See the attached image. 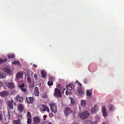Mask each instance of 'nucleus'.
<instances>
[{
  "instance_id": "35",
  "label": "nucleus",
  "mask_w": 124,
  "mask_h": 124,
  "mask_svg": "<svg viewBox=\"0 0 124 124\" xmlns=\"http://www.w3.org/2000/svg\"><path fill=\"white\" fill-rule=\"evenodd\" d=\"M69 85L70 88L69 89V90H71L72 89L73 87V85L72 84H69Z\"/></svg>"
},
{
  "instance_id": "51",
  "label": "nucleus",
  "mask_w": 124,
  "mask_h": 124,
  "mask_svg": "<svg viewBox=\"0 0 124 124\" xmlns=\"http://www.w3.org/2000/svg\"><path fill=\"white\" fill-rule=\"evenodd\" d=\"M66 90L65 89H64L63 90H62V93H64L63 91H64V90Z\"/></svg>"
},
{
  "instance_id": "21",
  "label": "nucleus",
  "mask_w": 124,
  "mask_h": 124,
  "mask_svg": "<svg viewBox=\"0 0 124 124\" xmlns=\"http://www.w3.org/2000/svg\"><path fill=\"white\" fill-rule=\"evenodd\" d=\"M41 73L42 77L43 78H46V72L45 71H41Z\"/></svg>"
},
{
  "instance_id": "53",
  "label": "nucleus",
  "mask_w": 124,
  "mask_h": 124,
  "mask_svg": "<svg viewBox=\"0 0 124 124\" xmlns=\"http://www.w3.org/2000/svg\"><path fill=\"white\" fill-rule=\"evenodd\" d=\"M34 84L33 85H32V86H31V87H34Z\"/></svg>"
},
{
  "instance_id": "48",
  "label": "nucleus",
  "mask_w": 124,
  "mask_h": 124,
  "mask_svg": "<svg viewBox=\"0 0 124 124\" xmlns=\"http://www.w3.org/2000/svg\"><path fill=\"white\" fill-rule=\"evenodd\" d=\"M2 83L0 81V87L2 86Z\"/></svg>"
},
{
  "instance_id": "50",
  "label": "nucleus",
  "mask_w": 124,
  "mask_h": 124,
  "mask_svg": "<svg viewBox=\"0 0 124 124\" xmlns=\"http://www.w3.org/2000/svg\"><path fill=\"white\" fill-rule=\"evenodd\" d=\"M33 66L35 67H37V65H36L33 64Z\"/></svg>"
},
{
  "instance_id": "46",
  "label": "nucleus",
  "mask_w": 124,
  "mask_h": 124,
  "mask_svg": "<svg viewBox=\"0 0 124 124\" xmlns=\"http://www.w3.org/2000/svg\"><path fill=\"white\" fill-rule=\"evenodd\" d=\"M49 116L50 117H53V115L52 114V113H50L49 115Z\"/></svg>"
},
{
  "instance_id": "12",
  "label": "nucleus",
  "mask_w": 124,
  "mask_h": 124,
  "mask_svg": "<svg viewBox=\"0 0 124 124\" xmlns=\"http://www.w3.org/2000/svg\"><path fill=\"white\" fill-rule=\"evenodd\" d=\"M9 94L8 92L6 91L0 92V95L3 97H5Z\"/></svg>"
},
{
  "instance_id": "6",
  "label": "nucleus",
  "mask_w": 124,
  "mask_h": 124,
  "mask_svg": "<svg viewBox=\"0 0 124 124\" xmlns=\"http://www.w3.org/2000/svg\"><path fill=\"white\" fill-rule=\"evenodd\" d=\"M23 76V72L21 71L18 72L16 75V78L18 80L22 78Z\"/></svg>"
},
{
  "instance_id": "55",
  "label": "nucleus",
  "mask_w": 124,
  "mask_h": 124,
  "mask_svg": "<svg viewBox=\"0 0 124 124\" xmlns=\"http://www.w3.org/2000/svg\"><path fill=\"white\" fill-rule=\"evenodd\" d=\"M5 124H9L7 122H6L5 123Z\"/></svg>"
},
{
  "instance_id": "23",
  "label": "nucleus",
  "mask_w": 124,
  "mask_h": 124,
  "mask_svg": "<svg viewBox=\"0 0 124 124\" xmlns=\"http://www.w3.org/2000/svg\"><path fill=\"white\" fill-rule=\"evenodd\" d=\"M86 101L83 100H82L81 101V105L82 106L84 107L86 105Z\"/></svg>"
},
{
  "instance_id": "43",
  "label": "nucleus",
  "mask_w": 124,
  "mask_h": 124,
  "mask_svg": "<svg viewBox=\"0 0 124 124\" xmlns=\"http://www.w3.org/2000/svg\"><path fill=\"white\" fill-rule=\"evenodd\" d=\"M34 78H35L36 79H37L38 78V76L37 74L36 73H35L34 75Z\"/></svg>"
},
{
  "instance_id": "40",
  "label": "nucleus",
  "mask_w": 124,
  "mask_h": 124,
  "mask_svg": "<svg viewBox=\"0 0 124 124\" xmlns=\"http://www.w3.org/2000/svg\"><path fill=\"white\" fill-rule=\"evenodd\" d=\"M18 119H19V120H20L22 117V115L21 114L19 115H17Z\"/></svg>"
},
{
  "instance_id": "37",
  "label": "nucleus",
  "mask_w": 124,
  "mask_h": 124,
  "mask_svg": "<svg viewBox=\"0 0 124 124\" xmlns=\"http://www.w3.org/2000/svg\"><path fill=\"white\" fill-rule=\"evenodd\" d=\"M27 81L29 83H31V79L29 77H27Z\"/></svg>"
},
{
  "instance_id": "18",
  "label": "nucleus",
  "mask_w": 124,
  "mask_h": 124,
  "mask_svg": "<svg viewBox=\"0 0 124 124\" xmlns=\"http://www.w3.org/2000/svg\"><path fill=\"white\" fill-rule=\"evenodd\" d=\"M77 91L78 93L82 95L84 93V91L81 88H80L77 89Z\"/></svg>"
},
{
  "instance_id": "15",
  "label": "nucleus",
  "mask_w": 124,
  "mask_h": 124,
  "mask_svg": "<svg viewBox=\"0 0 124 124\" xmlns=\"http://www.w3.org/2000/svg\"><path fill=\"white\" fill-rule=\"evenodd\" d=\"M18 110L20 112H23L24 110V108L21 104H20L18 107Z\"/></svg>"
},
{
  "instance_id": "36",
  "label": "nucleus",
  "mask_w": 124,
  "mask_h": 124,
  "mask_svg": "<svg viewBox=\"0 0 124 124\" xmlns=\"http://www.w3.org/2000/svg\"><path fill=\"white\" fill-rule=\"evenodd\" d=\"M16 91L14 90H13L11 91V93L13 95L15 94L16 93Z\"/></svg>"
},
{
  "instance_id": "57",
  "label": "nucleus",
  "mask_w": 124,
  "mask_h": 124,
  "mask_svg": "<svg viewBox=\"0 0 124 124\" xmlns=\"http://www.w3.org/2000/svg\"><path fill=\"white\" fill-rule=\"evenodd\" d=\"M41 84H39V85H39V87H40V86H41Z\"/></svg>"
},
{
  "instance_id": "9",
  "label": "nucleus",
  "mask_w": 124,
  "mask_h": 124,
  "mask_svg": "<svg viewBox=\"0 0 124 124\" xmlns=\"http://www.w3.org/2000/svg\"><path fill=\"white\" fill-rule=\"evenodd\" d=\"M13 101L12 100L8 101L7 103L8 105L9 108L10 109H13Z\"/></svg>"
},
{
  "instance_id": "17",
  "label": "nucleus",
  "mask_w": 124,
  "mask_h": 124,
  "mask_svg": "<svg viewBox=\"0 0 124 124\" xmlns=\"http://www.w3.org/2000/svg\"><path fill=\"white\" fill-rule=\"evenodd\" d=\"M98 110V107L96 105H95L92 108L91 111L92 112V113L95 112Z\"/></svg>"
},
{
  "instance_id": "16",
  "label": "nucleus",
  "mask_w": 124,
  "mask_h": 124,
  "mask_svg": "<svg viewBox=\"0 0 124 124\" xmlns=\"http://www.w3.org/2000/svg\"><path fill=\"white\" fill-rule=\"evenodd\" d=\"M106 109L105 107V106H103L102 108V111L103 115L105 117H106L107 116V113L106 112Z\"/></svg>"
},
{
  "instance_id": "41",
  "label": "nucleus",
  "mask_w": 124,
  "mask_h": 124,
  "mask_svg": "<svg viewBox=\"0 0 124 124\" xmlns=\"http://www.w3.org/2000/svg\"><path fill=\"white\" fill-rule=\"evenodd\" d=\"M83 82L85 84H86L87 83V81L86 78L85 79L83 80Z\"/></svg>"
},
{
  "instance_id": "2",
  "label": "nucleus",
  "mask_w": 124,
  "mask_h": 124,
  "mask_svg": "<svg viewBox=\"0 0 124 124\" xmlns=\"http://www.w3.org/2000/svg\"><path fill=\"white\" fill-rule=\"evenodd\" d=\"M64 112L66 116H68L70 114L72 115L74 114V113L70 108L69 107H66L65 108Z\"/></svg>"
},
{
  "instance_id": "28",
  "label": "nucleus",
  "mask_w": 124,
  "mask_h": 124,
  "mask_svg": "<svg viewBox=\"0 0 124 124\" xmlns=\"http://www.w3.org/2000/svg\"><path fill=\"white\" fill-rule=\"evenodd\" d=\"M115 109V108L114 107L113 105L112 104H111L109 106V110L111 111H113Z\"/></svg>"
},
{
  "instance_id": "31",
  "label": "nucleus",
  "mask_w": 124,
  "mask_h": 124,
  "mask_svg": "<svg viewBox=\"0 0 124 124\" xmlns=\"http://www.w3.org/2000/svg\"><path fill=\"white\" fill-rule=\"evenodd\" d=\"M75 103V101L73 99H71V103L70 104V105L71 106H72L74 105Z\"/></svg>"
},
{
  "instance_id": "49",
  "label": "nucleus",
  "mask_w": 124,
  "mask_h": 124,
  "mask_svg": "<svg viewBox=\"0 0 124 124\" xmlns=\"http://www.w3.org/2000/svg\"><path fill=\"white\" fill-rule=\"evenodd\" d=\"M47 115H44L43 116V118H46V117H47Z\"/></svg>"
},
{
  "instance_id": "13",
  "label": "nucleus",
  "mask_w": 124,
  "mask_h": 124,
  "mask_svg": "<svg viewBox=\"0 0 124 124\" xmlns=\"http://www.w3.org/2000/svg\"><path fill=\"white\" fill-rule=\"evenodd\" d=\"M40 119L38 117H35L33 119V123L35 124H38L40 122Z\"/></svg>"
},
{
  "instance_id": "60",
  "label": "nucleus",
  "mask_w": 124,
  "mask_h": 124,
  "mask_svg": "<svg viewBox=\"0 0 124 124\" xmlns=\"http://www.w3.org/2000/svg\"><path fill=\"white\" fill-rule=\"evenodd\" d=\"M42 97H43V98H45L43 96H42Z\"/></svg>"
},
{
  "instance_id": "4",
  "label": "nucleus",
  "mask_w": 124,
  "mask_h": 124,
  "mask_svg": "<svg viewBox=\"0 0 124 124\" xmlns=\"http://www.w3.org/2000/svg\"><path fill=\"white\" fill-rule=\"evenodd\" d=\"M49 106L50 107L51 111L54 113H56L57 112V107L56 104L53 102H52L50 103Z\"/></svg>"
},
{
  "instance_id": "30",
  "label": "nucleus",
  "mask_w": 124,
  "mask_h": 124,
  "mask_svg": "<svg viewBox=\"0 0 124 124\" xmlns=\"http://www.w3.org/2000/svg\"><path fill=\"white\" fill-rule=\"evenodd\" d=\"M27 123L28 124H31L32 122V118H27Z\"/></svg>"
},
{
  "instance_id": "44",
  "label": "nucleus",
  "mask_w": 124,
  "mask_h": 124,
  "mask_svg": "<svg viewBox=\"0 0 124 124\" xmlns=\"http://www.w3.org/2000/svg\"><path fill=\"white\" fill-rule=\"evenodd\" d=\"M2 115L1 114H0V121L2 119Z\"/></svg>"
},
{
  "instance_id": "11",
  "label": "nucleus",
  "mask_w": 124,
  "mask_h": 124,
  "mask_svg": "<svg viewBox=\"0 0 124 124\" xmlns=\"http://www.w3.org/2000/svg\"><path fill=\"white\" fill-rule=\"evenodd\" d=\"M42 107L43 108L42 110L43 112H44L45 111H47L48 113L49 112V109L45 105H42Z\"/></svg>"
},
{
  "instance_id": "25",
  "label": "nucleus",
  "mask_w": 124,
  "mask_h": 124,
  "mask_svg": "<svg viewBox=\"0 0 124 124\" xmlns=\"http://www.w3.org/2000/svg\"><path fill=\"white\" fill-rule=\"evenodd\" d=\"M15 57V55L13 54H8V59L14 58Z\"/></svg>"
},
{
  "instance_id": "52",
  "label": "nucleus",
  "mask_w": 124,
  "mask_h": 124,
  "mask_svg": "<svg viewBox=\"0 0 124 124\" xmlns=\"http://www.w3.org/2000/svg\"><path fill=\"white\" fill-rule=\"evenodd\" d=\"M50 79H51V81H52V80L53 79V78L52 77H50Z\"/></svg>"
},
{
  "instance_id": "34",
  "label": "nucleus",
  "mask_w": 124,
  "mask_h": 124,
  "mask_svg": "<svg viewBox=\"0 0 124 124\" xmlns=\"http://www.w3.org/2000/svg\"><path fill=\"white\" fill-rule=\"evenodd\" d=\"M7 61V59H5L4 60H2L1 59H0V64H1L3 62H6Z\"/></svg>"
},
{
  "instance_id": "26",
  "label": "nucleus",
  "mask_w": 124,
  "mask_h": 124,
  "mask_svg": "<svg viewBox=\"0 0 124 124\" xmlns=\"http://www.w3.org/2000/svg\"><path fill=\"white\" fill-rule=\"evenodd\" d=\"M3 70L6 72H7L8 73L10 74L11 73V70L8 68H3Z\"/></svg>"
},
{
  "instance_id": "24",
  "label": "nucleus",
  "mask_w": 124,
  "mask_h": 124,
  "mask_svg": "<svg viewBox=\"0 0 124 124\" xmlns=\"http://www.w3.org/2000/svg\"><path fill=\"white\" fill-rule=\"evenodd\" d=\"M13 123L14 124H20V120L19 119H17L16 120H14Z\"/></svg>"
},
{
  "instance_id": "42",
  "label": "nucleus",
  "mask_w": 124,
  "mask_h": 124,
  "mask_svg": "<svg viewBox=\"0 0 124 124\" xmlns=\"http://www.w3.org/2000/svg\"><path fill=\"white\" fill-rule=\"evenodd\" d=\"M3 102V99H0V104L2 105Z\"/></svg>"
},
{
  "instance_id": "39",
  "label": "nucleus",
  "mask_w": 124,
  "mask_h": 124,
  "mask_svg": "<svg viewBox=\"0 0 124 124\" xmlns=\"http://www.w3.org/2000/svg\"><path fill=\"white\" fill-rule=\"evenodd\" d=\"M88 123H89V124H96L97 123V122L96 121L95 122L93 123V122H92L91 121H89L88 122Z\"/></svg>"
},
{
  "instance_id": "22",
  "label": "nucleus",
  "mask_w": 124,
  "mask_h": 124,
  "mask_svg": "<svg viewBox=\"0 0 124 124\" xmlns=\"http://www.w3.org/2000/svg\"><path fill=\"white\" fill-rule=\"evenodd\" d=\"M12 63L13 64L15 65H21V64L20 62L18 61H13L12 62Z\"/></svg>"
},
{
  "instance_id": "56",
  "label": "nucleus",
  "mask_w": 124,
  "mask_h": 124,
  "mask_svg": "<svg viewBox=\"0 0 124 124\" xmlns=\"http://www.w3.org/2000/svg\"><path fill=\"white\" fill-rule=\"evenodd\" d=\"M106 124V123H104V122L102 124Z\"/></svg>"
},
{
  "instance_id": "20",
  "label": "nucleus",
  "mask_w": 124,
  "mask_h": 124,
  "mask_svg": "<svg viewBox=\"0 0 124 124\" xmlns=\"http://www.w3.org/2000/svg\"><path fill=\"white\" fill-rule=\"evenodd\" d=\"M8 120H10L12 118V116L11 113L8 111V115L7 116Z\"/></svg>"
},
{
  "instance_id": "5",
  "label": "nucleus",
  "mask_w": 124,
  "mask_h": 124,
  "mask_svg": "<svg viewBox=\"0 0 124 124\" xmlns=\"http://www.w3.org/2000/svg\"><path fill=\"white\" fill-rule=\"evenodd\" d=\"M26 101L27 103L29 104H33L34 103V99L32 97H26Z\"/></svg>"
},
{
  "instance_id": "7",
  "label": "nucleus",
  "mask_w": 124,
  "mask_h": 124,
  "mask_svg": "<svg viewBox=\"0 0 124 124\" xmlns=\"http://www.w3.org/2000/svg\"><path fill=\"white\" fill-rule=\"evenodd\" d=\"M24 83L18 85V87L22 92H26V89L24 87Z\"/></svg>"
},
{
  "instance_id": "33",
  "label": "nucleus",
  "mask_w": 124,
  "mask_h": 124,
  "mask_svg": "<svg viewBox=\"0 0 124 124\" xmlns=\"http://www.w3.org/2000/svg\"><path fill=\"white\" fill-rule=\"evenodd\" d=\"M6 76L4 75L3 74L0 73V78H5Z\"/></svg>"
},
{
  "instance_id": "19",
  "label": "nucleus",
  "mask_w": 124,
  "mask_h": 124,
  "mask_svg": "<svg viewBox=\"0 0 124 124\" xmlns=\"http://www.w3.org/2000/svg\"><path fill=\"white\" fill-rule=\"evenodd\" d=\"M92 90H87L86 91V95L87 96L90 97L92 95Z\"/></svg>"
},
{
  "instance_id": "54",
  "label": "nucleus",
  "mask_w": 124,
  "mask_h": 124,
  "mask_svg": "<svg viewBox=\"0 0 124 124\" xmlns=\"http://www.w3.org/2000/svg\"><path fill=\"white\" fill-rule=\"evenodd\" d=\"M14 105H16V103L15 102H14Z\"/></svg>"
},
{
  "instance_id": "8",
  "label": "nucleus",
  "mask_w": 124,
  "mask_h": 124,
  "mask_svg": "<svg viewBox=\"0 0 124 124\" xmlns=\"http://www.w3.org/2000/svg\"><path fill=\"white\" fill-rule=\"evenodd\" d=\"M16 101L18 102H22L23 100V97L19 95H18L16 97Z\"/></svg>"
},
{
  "instance_id": "1",
  "label": "nucleus",
  "mask_w": 124,
  "mask_h": 124,
  "mask_svg": "<svg viewBox=\"0 0 124 124\" xmlns=\"http://www.w3.org/2000/svg\"><path fill=\"white\" fill-rule=\"evenodd\" d=\"M54 95L55 97L59 98H61L62 97V96L60 89L56 88L54 89Z\"/></svg>"
},
{
  "instance_id": "29",
  "label": "nucleus",
  "mask_w": 124,
  "mask_h": 124,
  "mask_svg": "<svg viewBox=\"0 0 124 124\" xmlns=\"http://www.w3.org/2000/svg\"><path fill=\"white\" fill-rule=\"evenodd\" d=\"M26 116L27 118H31V114L30 113V112L29 111L27 113V114L26 115Z\"/></svg>"
},
{
  "instance_id": "3",
  "label": "nucleus",
  "mask_w": 124,
  "mask_h": 124,
  "mask_svg": "<svg viewBox=\"0 0 124 124\" xmlns=\"http://www.w3.org/2000/svg\"><path fill=\"white\" fill-rule=\"evenodd\" d=\"M89 115V113L87 111L85 110L80 113L79 116L82 119H84L87 118Z\"/></svg>"
},
{
  "instance_id": "59",
  "label": "nucleus",
  "mask_w": 124,
  "mask_h": 124,
  "mask_svg": "<svg viewBox=\"0 0 124 124\" xmlns=\"http://www.w3.org/2000/svg\"><path fill=\"white\" fill-rule=\"evenodd\" d=\"M45 119H46L45 118H44L43 119L44 120H45Z\"/></svg>"
},
{
  "instance_id": "58",
  "label": "nucleus",
  "mask_w": 124,
  "mask_h": 124,
  "mask_svg": "<svg viewBox=\"0 0 124 124\" xmlns=\"http://www.w3.org/2000/svg\"><path fill=\"white\" fill-rule=\"evenodd\" d=\"M78 82V81L77 80V81H76V83H77V82Z\"/></svg>"
},
{
  "instance_id": "38",
  "label": "nucleus",
  "mask_w": 124,
  "mask_h": 124,
  "mask_svg": "<svg viewBox=\"0 0 124 124\" xmlns=\"http://www.w3.org/2000/svg\"><path fill=\"white\" fill-rule=\"evenodd\" d=\"M70 90H68V89H67L66 92V94L67 95H68L70 94Z\"/></svg>"
},
{
  "instance_id": "14",
  "label": "nucleus",
  "mask_w": 124,
  "mask_h": 124,
  "mask_svg": "<svg viewBox=\"0 0 124 124\" xmlns=\"http://www.w3.org/2000/svg\"><path fill=\"white\" fill-rule=\"evenodd\" d=\"M34 93L35 95L36 96H38L39 95V92L38 87H36L35 88Z\"/></svg>"
},
{
  "instance_id": "27",
  "label": "nucleus",
  "mask_w": 124,
  "mask_h": 124,
  "mask_svg": "<svg viewBox=\"0 0 124 124\" xmlns=\"http://www.w3.org/2000/svg\"><path fill=\"white\" fill-rule=\"evenodd\" d=\"M41 124H53L51 122L49 121H43L42 122Z\"/></svg>"
},
{
  "instance_id": "45",
  "label": "nucleus",
  "mask_w": 124,
  "mask_h": 124,
  "mask_svg": "<svg viewBox=\"0 0 124 124\" xmlns=\"http://www.w3.org/2000/svg\"><path fill=\"white\" fill-rule=\"evenodd\" d=\"M66 88L68 90V89L69 90V89L70 88L69 85H66Z\"/></svg>"
},
{
  "instance_id": "32",
  "label": "nucleus",
  "mask_w": 124,
  "mask_h": 124,
  "mask_svg": "<svg viewBox=\"0 0 124 124\" xmlns=\"http://www.w3.org/2000/svg\"><path fill=\"white\" fill-rule=\"evenodd\" d=\"M47 84L49 86L52 85L53 84V82L52 81H49L48 82Z\"/></svg>"
},
{
  "instance_id": "47",
  "label": "nucleus",
  "mask_w": 124,
  "mask_h": 124,
  "mask_svg": "<svg viewBox=\"0 0 124 124\" xmlns=\"http://www.w3.org/2000/svg\"><path fill=\"white\" fill-rule=\"evenodd\" d=\"M78 84L79 85V86H82V84H81L79 82H78Z\"/></svg>"
},
{
  "instance_id": "10",
  "label": "nucleus",
  "mask_w": 124,
  "mask_h": 124,
  "mask_svg": "<svg viewBox=\"0 0 124 124\" xmlns=\"http://www.w3.org/2000/svg\"><path fill=\"white\" fill-rule=\"evenodd\" d=\"M6 86L10 89H13L15 87L14 84L12 82L8 83L6 84Z\"/></svg>"
}]
</instances>
